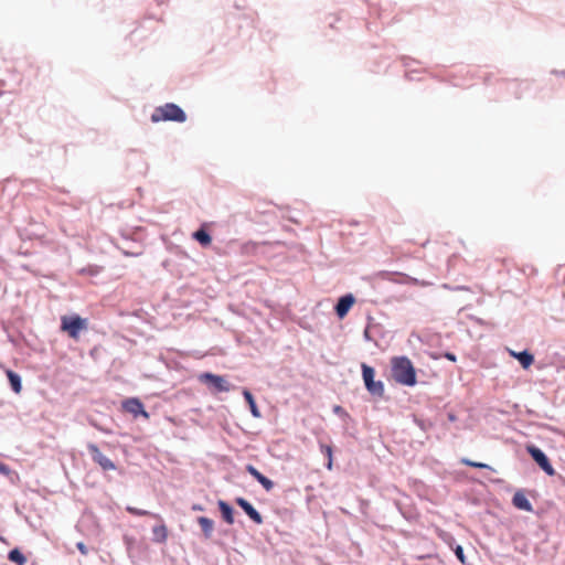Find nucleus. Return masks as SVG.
<instances>
[{"mask_svg":"<svg viewBox=\"0 0 565 565\" xmlns=\"http://www.w3.org/2000/svg\"><path fill=\"white\" fill-rule=\"evenodd\" d=\"M126 511L128 513H130L131 515H136V516L153 515L151 512H149L147 510L138 509V508L130 507V505H128L126 508Z\"/></svg>","mask_w":565,"mask_h":565,"instance_id":"nucleus-27","label":"nucleus"},{"mask_svg":"<svg viewBox=\"0 0 565 565\" xmlns=\"http://www.w3.org/2000/svg\"><path fill=\"white\" fill-rule=\"evenodd\" d=\"M363 338L365 341H373V338L371 335V332H370V328L366 327L363 331Z\"/></svg>","mask_w":565,"mask_h":565,"instance_id":"nucleus-36","label":"nucleus"},{"mask_svg":"<svg viewBox=\"0 0 565 565\" xmlns=\"http://www.w3.org/2000/svg\"><path fill=\"white\" fill-rule=\"evenodd\" d=\"M401 61H402V63H403V66H405L406 68H409V66H411L413 63H415V64H419V63H420L419 61H417V60H415V58H412V57H409V56H406V55L402 56V57H401Z\"/></svg>","mask_w":565,"mask_h":565,"instance_id":"nucleus-30","label":"nucleus"},{"mask_svg":"<svg viewBox=\"0 0 565 565\" xmlns=\"http://www.w3.org/2000/svg\"><path fill=\"white\" fill-rule=\"evenodd\" d=\"M419 73V71H416V70H407L406 73H405V77L408 79V81H414L416 77H415V74Z\"/></svg>","mask_w":565,"mask_h":565,"instance_id":"nucleus-34","label":"nucleus"},{"mask_svg":"<svg viewBox=\"0 0 565 565\" xmlns=\"http://www.w3.org/2000/svg\"><path fill=\"white\" fill-rule=\"evenodd\" d=\"M512 504L518 510L524 512H533V505L530 500L526 498L523 490H518L512 497Z\"/></svg>","mask_w":565,"mask_h":565,"instance_id":"nucleus-12","label":"nucleus"},{"mask_svg":"<svg viewBox=\"0 0 565 565\" xmlns=\"http://www.w3.org/2000/svg\"><path fill=\"white\" fill-rule=\"evenodd\" d=\"M198 381L204 384L211 394L230 392L235 388V385L230 383L224 375L215 374L212 372H202L198 375Z\"/></svg>","mask_w":565,"mask_h":565,"instance_id":"nucleus-3","label":"nucleus"},{"mask_svg":"<svg viewBox=\"0 0 565 565\" xmlns=\"http://www.w3.org/2000/svg\"><path fill=\"white\" fill-rule=\"evenodd\" d=\"M191 510L192 511H204V507L200 503H194V504H192Z\"/></svg>","mask_w":565,"mask_h":565,"instance_id":"nucleus-37","label":"nucleus"},{"mask_svg":"<svg viewBox=\"0 0 565 565\" xmlns=\"http://www.w3.org/2000/svg\"><path fill=\"white\" fill-rule=\"evenodd\" d=\"M89 331L88 319L73 312V341H77L82 334Z\"/></svg>","mask_w":565,"mask_h":565,"instance_id":"nucleus-11","label":"nucleus"},{"mask_svg":"<svg viewBox=\"0 0 565 565\" xmlns=\"http://www.w3.org/2000/svg\"><path fill=\"white\" fill-rule=\"evenodd\" d=\"M320 450H321V452L328 459L327 462H326V468L328 470H331L332 469V463H333V449H332V446L326 445V444H320Z\"/></svg>","mask_w":565,"mask_h":565,"instance_id":"nucleus-25","label":"nucleus"},{"mask_svg":"<svg viewBox=\"0 0 565 565\" xmlns=\"http://www.w3.org/2000/svg\"><path fill=\"white\" fill-rule=\"evenodd\" d=\"M8 559L17 565H24L26 563V557L19 547L9 551Z\"/></svg>","mask_w":565,"mask_h":565,"instance_id":"nucleus-22","label":"nucleus"},{"mask_svg":"<svg viewBox=\"0 0 565 565\" xmlns=\"http://www.w3.org/2000/svg\"><path fill=\"white\" fill-rule=\"evenodd\" d=\"M196 522L201 526L204 539L210 540L214 530V521L207 516H199Z\"/></svg>","mask_w":565,"mask_h":565,"instance_id":"nucleus-18","label":"nucleus"},{"mask_svg":"<svg viewBox=\"0 0 565 565\" xmlns=\"http://www.w3.org/2000/svg\"><path fill=\"white\" fill-rule=\"evenodd\" d=\"M461 462L465 465V466H468V467H472V468H477V469H488V470H491V471H495L494 468H492L490 465L488 463H484V462H480V461H473L471 459H468V458H463L461 460Z\"/></svg>","mask_w":565,"mask_h":565,"instance_id":"nucleus-26","label":"nucleus"},{"mask_svg":"<svg viewBox=\"0 0 565 565\" xmlns=\"http://www.w3.org/2000/svg\"><path fill=\"white\" fill-rule=\"evenodd\" d=\"M103 270H104L103 266L88 265L86 267L79 268L77 270V273L79 275H86V276L95 277V276H98Z\"/></svg>","mask_w":565,"mask_h":565,"instance_id":"nucleus-24","label":"nucleus"},{"mask_svg":"<svg viewBox=\"0 0 565 565\" xmlns=\"http://www.w3.org/2000/svg\"><path fill=\"white\" fill-rule=\"evenodd\" d=\"M525 450L531 459L542 469L547 476H555L556 471L547 457V455L536 445L527 444Z\"/></svg>","mask_w":565,"mask_h":565,"instance_id":"nucleus-4","label":"nucleus"},{"mask_svg":"<svg viewBox=\"0 0 565 565\" xmlns=\"http://www.w3.org/2000/svg\"><path fill=\"white\" fill-rule=\"evenodd\" d=\"M234 502L246 513V515L255 524H263L264 520L260 512L247 499L243 497H236Z\"/></svg>","mask_w":565,"mask_h":565,"instance_id":"nucleus-8","label":"nucleus"},{"mask_svg":"<svg viewBox=\"0 0 565 565\" xmlns=\"http://www.w3.org/2000/svg\"><path fill=\"white\" fill-rule=\"evenodd\" d=\"M6 374H7L11 390L17 394L20 393L22 390L21 376L12 370H7Z\"/></svg>","mask_w":565,"mask_h":565,"instance_id":"nucleus-19","label":"nucleus"},{"mask_svg":"<svg viewBox=\"0 0 565 565\" xmlns=\"http://www.w3.org/2000/svg\"><path fill=\"white\" fill-rule=\"evenodd\" d=\"M76 547L83 555H87L89 552V547L84 542H77Z\"/></svg>","mask_w":565,"mask_h":565,"instance_id":"nucleus-33","label":"nucleus"},{"mask_svg":"<svg viewBox=\"0 0 565 565\" xmlns=\"http://www.w3.org/2000/svg\"><path fill=\"white\" fill-rule=\"evenodd\" d=\"M121 407L125 412L131 414L135 418L143 417L149 418V413L146 411L143 403L138 397H128L121 402Z\"/></svg>","mask_w":565,"mask_h":565,"instance_id":"nucleus-6","label":"nucleus"},{"mask_svg":"<svg viewBox=\"0 0 565 565\" xmlns=\"http://www.w3.org/2000/svg\"><path fill=\"white\" fill-rule=\"evenodd\" d=\"M151 121H173L182 124L186 121L185 111L174 103H167L163 106L156 107L151 114Z\"/></svg>","mask_w":565,"mask_h":565,"instance_id":"nucleus-2","label":"nucleus"},{"mask_svg":"<svg viewBox=\"0 0 565 565\" xmlns=\"http://www.w3.org/2000/svg\"><path fill=\"white\" fill-rule=\"evenodd\" d=\"M332 411L335 415H338L340 417H343V418L349 417L348 412L340 405H334Z\"/></svg>","mask_w":565,"mask_h":565,"instance_id":"nucleus-31","label":"nucleus"},{"mask_svg":"<svg viewBox=\"0 0 565 565\" xmlns=\"http://www.w3.org/2000/svg\"><path fill=\"white\" fill-rule=\"evenodd\" d=\"M444 358H446L448 361H451V362H456L457 361V355L450 351H446L444 352L443 354Z\"/></svg>","mask_w":565,"mask_h":565,"instance_id":"nucleus-35","label":"nucleus"},{"mask_svg":"<svg viewBox=\"0 0 565 565\" xmlns=\"http://www.w3.org/2000/svg\"><path fill=\"white\" fill-rule=\"evenodd\" d=\"M246 472H248L266 491L274 489L275 483L268 477L263 475L255 466L248 463L245 466Z\"/></svg>","mask_w":565,"mask_h":565,"instance_id":"nucleus-10","label":"nucleus"},{"mask_svg":"<svg viewBox=\"0 0 565 565\" xmlns=\"http://www.w3.org/2000/svg\"><path fill=\"white\" fill-rule=\"evenodd\" d=\"M552 74L565 77V70H563V71L553 70Z\"/></svg>","mask_w":565,"mask_h":565,"instance_id":"nucleus-38","label":"nucleus"},{"mask_svg":"<svg viewBox=\"0 0 565 565\" xmlns=\"http://www.w3.org/2000/svg\"><path fill=\"white\" fill-rule=\"evenodd\" d=\"M563 367L565 369V359L563 360Z\"/></svg>","mask_w":565,"mask_h":565,"instance_id":"nucleus-41","label":"nucleus"},{"mask_svg":"<svg viewBox=\"0 0 565 565\" xmlns=\"http://www.w3.org/2000/svg\"><path fill=\"white\" fill-rule=\"evenodd\" d=\"M242 395L248 405L249 412L254 418H262V413L257 406L256 399L248 388H243Z\"/></svg>","mask_w":565,"mask_h":565,"instance_id":"nucleus-17","label":"nucleus"},{"mask_svg":"<svg viewBox=\"0 0 565 565\" xmlns=\"http://www.w3.org/2000/svg\"><path fill=\"white\" fill-rule=\"evenodd\" d=\"M168 537V529L163 522L152 527V541L154 543H164Z\"/></svg>","mask_w":565,"mask_h":565,"instance_id":"nucleus-20","label":"nucleus"},{"mask_svg":"<svg viewBox=\"0 0 565 565\" xmlns=\"http://www.w3.org/2000/svg\"><path fill=\"white\" fill-rule=\"evenodd\" d=\"M449 547L452 550L454 554L456 555L457 559L462 564H467V557L465 555L463 547L460 544H457L455 539L451 536L448 541Z\"/></svg>","mask_w":565,"mask_h":565,"instance_id":"nucleus-21","label":"nucleus"},{"mask_svg":"<svg viewBox=\"0 0 565 565\" xmlns=\"http://www.w3.org/2000/svg\"><path fill=\"white\" fill-rule=\"evenodd\" d=\"M448 419H449L450 422H455V420H456V415H454L452 413H449V414H448Z\"/></svg>","mask_w":565,"mask_h":565,"instance_id":"nucleus-39","label":"nucleus"},{"mask_svg":"<svg viewBox=\"0 0 565 565\" xmlns=\"http://www.w3.org/2000/svg\"><path fill=\"white\" fill-rule=\"evenodd\" d=\"M510 354L524 370H527L534 363V355L529 350H522L519 352L510 351Z\"/></svg>","mask_w":565,"mask_h":565,"instance_id":"nucleus-15","label":"nucleus"},{"mask_svg":"<svg viewBox=\"0 0 565 565\" xmlns=\"http://www.w3.org/2000/svg\"><path fill=\"white\" fill-rule=\"evenodd\" d=\"M88 451L94 462L98 463L104 470H115L116 466L113 460L105 456L95 444L88 445Z\"/></svg>","mask_w":565,"mask_h":565,"instance_id":"nucleus-9","label":"nucleus"},{"mask_svg":"<svg viewBox=\"0 0 565 565\" xmlns=\"http://www.w3.org/2000/svg\"><path fill=\"white\" fill-rule=\"evenodd\" d=\"M61 329L71 335V316H63L61 322Z\"/></svg>","mask_w":565,"mask_h":565,"instance_id":"nucleus-29","label":"nucleus"},{"mask_svg":"<svg viewBox=\"0 0 565 565\" xmlns=\"http://www.w3.org/2000/svg\"><path fill=\"white\" fill-rule=\"evenodd\" d=\"M192 238L204 248L212 244V235L207 231L206 224H202L196 231H194L192 233Z\"/></svg>","mask_w":565,"mask_h":565,"instance_id":"nucleus-14","label":"nucleus"},{"mask_svg":"<svg viewBox=\"0 0 565 565\" xmlns=\"http://www.w3.org/2000/svg\"><path fill=\"white\" fill-rule=\"evenodd\" d=\"M365 390L369 392L371 396L374 398H382L384 397L385 393V386L382 381H376L375 379L373 381H367V383L364 385Z\"/></svg>","mask_w":565,"mask_h":565,"instance_id":"nucleus-16","label":"nucleus"},{"mask_svg":"<svg viewBox=\"0 0 565 565\" xmlns=\"http://www.w3.org/2000/svg\"><path fill=\"white\" fill-rule=\"evenodd\" d=\"M456 289H458V290H459V289H466V288H465V287H462V286H457V287H456Z\"/></svg>","mask_w":565,"mask_h":565,"instance_id":"nucleus-40","label":"nucleus"},{"mask_svg":"<svg viewBox=\"0 0 565 565\" xmlns=\"http://www.w3.org/2000/svg\"><path fill=\"white\" fill-rule=\"evenodd\" d=\"M361 373L364 385L367 381H373L375 379V369L366 363H361Z\"/></svg>","mask_w":565,"mask_h":565,"instance_id":"nucleus-23","label":"nucleus"},{"mask_svg":"<svg viewBox=\"0 0 565 565\" xmlns=\"http://www.w3.org/2000/svg\"><path fill=\"white\" fill-rule=\"evenodd\" d=\"M356 299L353 294L348 292L342 296H340L333 307L335 316L341 320L344 319L353 305L355 303Z\"/></svg>","mask_w":565,"mask_h":565,"instance_id":"nucleus-7","label":"nucleus"},{"mask_svg":"<svg viewBox=\"0 0 565 565\" xmlns=\"http://www.w3.org/2000/svg\"><path fill=\"white\" fill-rule=\"evenodd\" d=\"M114 245L128 257H137L142 254L141 245L131 239L127 234H122L120 239L114 242Z\"/></svg>","mask_w":565,"mask_h":565,"instance_id":"nucleus-5","label":"nucleus"},{"mask_svg":"<svg viewBox=\"0 0 565 565\" xmlns=\"http://www.w3.org/2000/svg\"><path fill=\"white\" fill-rule=\"evenodd\" d=\"M414 422L416 423V425L422 429V430H427L428 427L431 426L430 423L424 420V419H419V418H415Z\"/></svg>","mask_w":565,"mask_h":565,"instance_id":"nucleus-32","label":"nucleus"},{"mask_svg":"<svg viewBox=\"0 0 565 565\" xmlns=\"http://www.w3.org/2000/svg\"><path fill=\"white\" fill-rule=\"evenodd\" d=\"M393 380L401 385L413 387L417 384L416 369L406 355L394 356L391 360Z\"/></svg>","mask_w":565,"mask_h":565,"instance_id":"nucleus-1","label":"nucleus"},{"mask_svg":"<svg viewBox=\"0 0 565 565\" xmlns=\"http://www.w3.org/2000/svg\"><path fill=\"white\" fill-rule=\"evenodd\" d=\"M0 475L6 476L11 481L13 477H17V473L12 471L11 468L2 461H0Z\"/></svg>","mask_w":565,"mask_h":565,"instance_id":"nucleus-28","label":"nucleus"},{"mask_svg":"<svg viewBox=\"0 0 565 565\" xmlns=\"http://www.w3.org/2000/svg\"><path fill=\"white\" fill-rule=\"evenodd\" d=\"M217 509L221 513V516L223 519V521L228 524V525H232L234 524L235 522V519H234V514H235V510L234 508L225 500H218L217 501Z\"/></svg>","mask_w":565,"mask_h":565,"instance_id":"nucleus-13","label":"nucleus"}]
</instances>
